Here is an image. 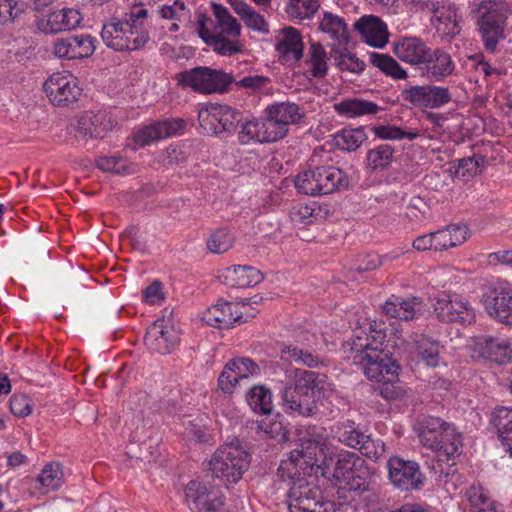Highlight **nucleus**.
<instances>
[{"label":"nucleus","instance_id":"nucleus-26","mask_svg":"<svg viewBox=\"0 0 512 512\" xmlns=\"http://www.w3.org/2000/svg\"><path fill=\"white\" fill-rule=\"evenodd\" d=\"M185 499L189 508L197 512H218L224 505L222 497L196 480L187 484Z\"/></svg>","mask_w":512,"mask_h":512},{"label":"nucleus","instance_id":"nucleus-7","mask_svg":"<svg viewBox=\"0 0 512 512\" xmlns=\"http://www.w3.org/2000/svg\"><path fill=\"white\" fill-rule=\"evenodd\" d=\"M210 469L220 484L237 483L248 470L249 454L238 440L225 443L219 447L210 460Z\"/></svg>","mask_w":512,"mask_h":512},{"label":"nucleus","instance_id":"nucleus-55","mask_svg":"<svg viewBox=\"0 0 512 512\" xmlns=\"http://www.w3.org/2000/svg\"><path fill=\"white\" fill-rule=\"evenodd\" d=\"M262 415V419L257 421L258 429L271 438L285 439L286 429L280 420V416L278 414L273 415L271 412Z\"/></svg>","mask_w":512,"mask_h":512},{"label":"nucleus","instance_id":"nucleus-9","mask_svg":"<svg viewBox=\"0 0 512 512\" xmlns=\"http://www.w3.org/2000/svg\"><path fill=\"white\" fill-rule=\"evenodd\" d=\"M294 183L299 193L320 196L333 193L335 190L347 186L348 181L340 169L332 166H321L299 173Z\"/></svg>","mask_w":512,"mask_h":512},{"label":"nucleus","instance_id":"nucleus-13","mask_svg":"<svg viewBox=\"0 0 512 512\" xmlns=\"http://www.w3.org/2000/svg\"><path fill=\"white\" fill-rule=\"evenodd\" d=\"M43 91L54 106L68 107L77 102L82 88L76 76L69 71H58L43 83Z\"/></svg>","mask_w":512,"mask_h":512},{"label":"nucleus","instance_id":"nucleus-4","mask_svg":"<svg viewBox=\"0 0 512 512\" xmlns=\"http://www.w3.org/2000/svg\"><path fill=\"white\" fill-rule=\"evenodd\" d=\"M215 22L202 18L198 23V34L213 50L223 56H230L242 49L239 37L241 25L237 19L221 4L212 3Z\"/></svg>","mask_w":512,"mask_h":512},{"label":"nucleus","instance_id":"nucleus-11","mask_svg":"<svg viewBox=\"0 0 512 512\" xmlns=\"http://www.w3.org/2000/svg\"><path fill=\"white\" fill-rule=\"evenodd\" d=\"M433 312L443 323L471 325L476 320L475 310L462 296L455 293L441 292L434 297Z\"/></svg>","mask_w":512,"mask_h":512},{"label":"nucleus","instance_id":"nucleus-28","mask_svg":"<svg viewBox=\"0 0 512 512\" xmlns=\"http://www.w3.org/2000/svg\"><path fill=\"white\" fill-rule=\"evenodd\" d=\"M477 23L506 25L511 13L510 5L502 0H481L469 4Z\"/></svg>","mask_w":512,"mask_h":512},{"label":"nucleus","instance_id":"nucleus-8","mask_svg":"<svg viewBox=\"0 0 512 512\" xmlns=\"http://www.w3.org/2000/svg\"><path fill=\"white\" fill-rule=\"evenodd\" d=\"M311 436L323 443V453H318V458L323 456V460L321 464H316V477L320 474L334 485L344 488V484L354 477V468L361 459L355 453L346 450L328 454L322 433L314 431Z\"/></svg>","mask_w":512,"mask_h":512},{"label":"nucleus","instance_id":"nucleus-59","mask_svg":"<svg viewBox=\"0 0 512 512\" xmlns=\"http://www.w3.org/2000/svg\"><path fill=\"white\" fill-rule=\"evenodd\" d=\"M484 162L485 158L481 155L463 158L459 160L455 174L462 179L473 177L480 172V168L483 166Z\"/></svg>","mask_w":512,"mask_h":512},{"label":"nucleus","instance_id":"nucleus-10","mask_svg":"<svg viewBox=\"0 0 512 512\" xmlns=\"http://www.w3.org/2000/svg\"><path fill=\"white\" fill-rule=\"evenodd\" d=\"M179 85L201 94L222 93L233 82L231 74L209 67H196L176 76Z\"/></svg>","mask_w":512,"mask_h":512},{"label":"nucleus","instance_id":"nucleus-53","mask_svg":"<svg viewBox=\"0 0 512 512\" xmlns=\"http://www.w3.org/2000/svg\"><path fill=\"white\" fill-rule=\"evenodd\" d=\"M318 8V0H289L285 11L289 18L302 21L312 17Z\"/></svg>","mask_w":512,"mask_h":512},{"label":"nucleus","instance_id":"nucleus-14","mask_svg":"<svg viewBox=\"0 0 512 512\" xmlns=\"http://www.w3.org/2000/svg\"><path fill=\"white\" fill-rule=\"evenodd\" d=\"M326 340L315 331H302L298 334L296 344L286 345L280 351V358L286 362H296L308 367H317L320 363L315 352L321 349Z\"/></svg>","mask_w":512,"mask_h":512},{"label":"nucleus","instance_id":"nucleus-44","mask_svg":"<svg viewBox=\"0 0 512 512\" xmlns=\"http://www.w3.org/2000/svg\"><path fill=\"white\" fill-rule=\"evenodd\" d=\"M465 496L473 512H503L502 506L493 501L484 487L478 483L470 485Z\"/></svg>","mask_w":512,"mask_h":512},{"label":"nucleus","instance_id":"nucleus-51","mask_svg":"<svg viewBox=\"0 0 512 512\" xmlns=\"http://www.w3.org/2000/svg\"><path fill=\"white\" fill-rule=\"evenodd\" d=\"M331 53L336 65L343 71L360 73L365 68L364 62L346 47L333 48Z\"/></svg>","mask_w":512,"mask_h":512},{"label":"nucleus","instance_id":"nucleus-17","mask_svg":"<svg viewBox=\"0 0 512 512\" xmlns=\"http://www.w3.org/2000/svg\"><path fill=\"white\" fill-rule=\"evenodd\" d=\"M304 116L302 109L293 102H276L266 108V122L275 141L284 138L290 125L297 124Z\"/></svg>","mask_w":512,"mask_h":512},{"label":"nucleus","instance_id":"nucleus-31","mask_svg":"<svg viewBox=\"0 0 512 512\" xmlns=\"http://www.w3.org/2000/svg\"><path fill=\"white\" fill-rule=\"evenodd\" d=\"M112 124L107 111H86L78 117L76 129L84 138H102L112 128Z\"/></svg>","mask_w":512,"mask_h":512},{"label":"nucleus","instance_id":"nucleus-25","mask_svg":"<svg viewBox=\"0 0 512 512\" xmlns=\"http://www.w3.org/2000/svg\"><path fill=\"white\" fill-rule=\"evenodd\" d=\"M486 312L495 320L512 325V289L507 284H499L484 297Z\"/></svg>","mask_w":512,"mask_h":512},{"label":"nucleus","instance_id":"nucleus-12","mask_svg":"<svg viewBox=\"0 0 512 512\" xmlns=\"http://www.w3.org/2000/svg\"><path fill=\"white\" fill-rule=\"evenodd\" d=\"M288 507L290 512H335V504L323 500L320 489L313 479L308 482H295L289 488Z\"/></svg>","mask_w":512,"mask_h":512},{"label":"nucleus","instance_id":"nucleus-56","mask_svg":"<svg viewBox=\"0 0 512 512\" xmlns=\"http://www.w3.org/2000/svg\"><path fill=\"white\" fill-rule=\"evenodd\" d=\"M96 166L102 171L116 174H129L133 172L130 164L125 159L116 155L97 158Z\"/></svg>","mask_w":512,"mask_h":512},{"label":"nucleus","instance_id":"nucleus-19","mask_svg":"<svg viewBox=\"0 0 512 512\" xmlns=\"http://www.w3.org/2000/svg\"><path fill=\"white\" fill-rule=\"evenodd\" d=\"M186 123L181 118L165 119L163 121L153 122L149 125L138 128L133 135L135 146L144 147L152 143L168 138L177 136L183 133Z\"/></svg>","mask_w":512,"mask_h":512},{"label":"nucleus","instance_id":"nucleus-3","mask_svg":"<svg viewBox=\"0 0 512 512\" xmlns=\"http://www.w3.org/2000/svg\"><path fill=\"white\" fill-rule=\"evenodd\" d=\"M148 10L136 6L122 18H112L103 24L101 37L104 44L115 51H135L149 40L145 28Z\"/></svg>","mask_w":512,"mask_h":512},{"label":"nucleus","instance_id":"nucleus-39","mask_svg":"<svg viewBox=\"0 0 512 512\" xmlns=\"http://www.w3.org/2000/svg\"><path fill=\"white\" fill-rule=\"evenodd\" d=\"M491 423L497 430L505 451L512 458V408L496 407L491 414Z\"/></svg>","mask_w":512,"mask_h":512},{"label":"nucleus","instance_id":"nucleus-38","mask_svg":"<svg viewBox=\"0 0 512 512\" xmlns=\"http://www.w3.org/2000/svg\"><path fill=\"white\" fill-rule=\"evenodd\" d=\"M334 110L340 116L357 118L377 114L381 108L373 101L352 97L335 103Z\"/></svg>","mask_w":512,"mask_h":512},{"label":"nucleus","instance_id":"nucleus-1","mask_svg":"<svg viewBox=\"0 0 512 512\" xmlns=\"http://www.w3.org/2000/svg\"><path fill=\"white\" fill-rule=\"evenodd\" d=\"M370 333L365 330L356 332L349 344L348 356L355 365L363 370L365 376L375 382H383L381 395L386 399L398 398L401 389L394 385H388L397 378L400 366L391 358L388 343L384 345L386 334L368 324Z\"/></svg>","mask_w":512,"mask_h":512},{"label":"nucleus","instance_id":"nucleus-42","mask_svg":"<svg viewBox=\"0 0 512 512\" xmlns=\"http://www.w3.org/2000/svg\"><path fill=\"white\" fill-rule=\"evenodd\" d=\"M227 2L249 29L263 34L269 32L268 22L245 0H227Z\"/></svg>","mask_w":512,"mask_h":512},{"label":"nucleus","instance_id":"nucleus-64","mask_svg":"<svg viewBox=\"0 0 512 512\" xmlns=\"http://www.w3.org/2000/svg\"><path fill=\"white\" fill-rule=\"evenodd\" d=\"M142 299L148 305H160L164 301L161 282L154 281L147 286L143 291Z\"/></svg>","mask_w":512,"mask_h":512},{"label":"nucleus","instance_id":"nucleus-62","mask_svg":"<svg viewBox=\"0 0 512 512\" xmlns=\"http://www.w3.org/2000/svg\"><path fill=\"white\" fill-rule=\"evenodd\" d=\"M23 12V5L17 0H0V24L14 21Z\"/></svg>","mask_w":512,"mask_h":512},{"label":"nucleus","instance_id":"nucleus-18","mask_svg":"<svg viewBox=\"0 0 512 512\" xmlns=\"http://www.w3.org/2000/svg\"><path fill=\"white\" fill-rule=\"evenodd\" d=\"M179 330L170 318H159L147 329L144 343L146 347L162 355L171 353L179 342Z\"/></svg>","mask_w":512,"mask_h":512},{"label":"nucleus","instance_id":"nucleus-41","mask_svg":"<svg viewBox=\"0 0 512 512\" xmlns=\"http://www.w3.org/2000/svg\"><path fill=\"white\" fill-rule=\"evenodd\" d=\"M241 144L275 142V138L268 129L266 119H252L244 122L238 133Z\"/></svg>","mask_w":512,"mask_h":512},{"label":"nucleus","instance_id":"nucleus-47","mask_svg":"<svg viewBox=\"0 0 512 512\" xmlns=\"http://www.w3.org/2000/svg\"><path fill=\"white\" fill-rule=\"evenodd\" d=\"M158 16L162 20L187 23L190 19V10L180 0H168L157 6Z\"/></svg>","mask_w":512,"mask_h":512},{"label":"nucleus","instance_id":"nucleus-6","mask_svg":"<svg viewBox=\"0 0 512 512\" xmlns=\"http://www.w3.org/2000/svg\"><path fill=\"white\" fill-rule=\"evenodd\" d=\"M318 453H323V443L314 439H301L299 446L287 454L278 468V476L289 488L295 482H308L316 477Z\"/></svg>","mask_w":512,"mask_h":512},{"label":"nucleus","instance_id":"nucleus-2","mask_svg":"<svg viewBox=\"0 0 512 512\" xmlns=\"http://www.w3.org/2000/svg\"><path fill=\"white\" fill-rule=\"evenodd\" d=\"M287 383L282 392L284 409L293 415L312 416L317 411L321 395L333 397L335 391L325 375L302 369L286 372Z\"/></svg>","mask_w":512,"mask_h":512},{"label":"nucleus","instance_id":"nucleus-36","mask_svg":"<svg viewBox=\"0 0 512 512\" xmlns=\"http://www.w3.org/2000/svg\"><path fill=\"white\" fill-rule=\"evenodd\" d=\"M223 283L229 287L247 288L259 284L263 280L261 271L252 266H232L226 268L221 276Z\"/></svg>","mask_w":512,"mask_h":512},{"label":"nucleus","instance_id":"nucleus-16","mask_svg":"<svg viewBox=\"0 0 512 512\" xmlns=\"http://www.w3.org/2000/svg\"><path fill=\"white\" fill-rule=\"evenodd\" d=\"M201 127L210 134L231 133L240 121V113L228 105L210 103L198 114Z\"/></svg>","mask_w":512,"mask_h":512},{"label":"nucleus","instance_id":"nucleus-33","mask_svg":"<svg viewBox=\"0 0 512 512\" xmlns=\"http://www.w3.org/2000/svg\"><path fill=\"white\" fill-rule=\"evenodd\" d=\"M422 64L427 78L436 82L451 76L455 71V63L451 55L442 49L430 48L429 56Z\"/></svg>","mask_w":512,"mask_h":512},{"label":"nucleus","instance_id":"nucleus-37","mask_svg":"<svg viewBox=\"0 0 512 512\" xmlns=\"http://www.w3.org/2000/svg\"><path fill=\"white\" fill-rule=\"evenodd\" d=\"M443 346L426 335H417L412 346V353L428 367H437L441 363Z\"/></svg>","mask_w":512,"mask_h":512},{"label":"nucleus","instance_id":"nucleus-43","mask_svg":"<svg viewBox=\"0 0 512 512\" xmlns=\"http://www.w3.org/2000/svg\"><path fill=\"white\" fill-rule=\"evenodd\" d=\"M320 30L335 41L339 46L346 45L349 41V31L345 21L339 16L324 12L319 22Z\"/></svg>","mask_w":512,"mask_h":512},{"label":"nucleus","instance_id":"nucleus-15","mask_svg":"<svg viewBox=\"0 0 512 512\" xmlns=\"http://www.w3.org/2000/svg\"><path fill=\"white\" fill-rule=\"evenodd\" d=\"M387 470L390 483L400 491L419 490L425 484V476L415 461L393 456L387 461Z\"/></svg>","mask_w":512,"mask_h":512},{"label":"nucleus","instance_id":"nucleus-29","mask_svg":"<svg viewBox=\"0 0 512 512\" xmlns=\"http://www.w3.org/2000/svg\"><path fill=\"white\" fill-rule=\"evenodd\" d=\"M363 41L371 47L383 48L389 41L388 27L379 17L364 15L354 24Z\"/></svg>","mask_w":512,"mask_h":512},{"label":"nucleus","instance_id":"nucleus-61","mask_svg":"<svg viewBox=\"0 0 512 512\" xmlns=\"http://www.w3.org/2000/svg\"><path fill=\"white\" fill-rule=\"evenodd\" d=\"M357 449L365 457L376 461L384 454L385 444L381 440H374L364 435V439Z\"/></svg>","mask_w":512,"mask_h":512},{"label":"nucleus","instance_id":"nucleus-27","mask_svg":"<svg viewBox=\"0 0 512 512\" xmlns=\"http://www.w3.org/2000/svg\"><path fill=\"white\" fill-rule=\"evenodd\" d=\"M275 49L284 64L291 66L297 63L304 49L300 32L294 27H285L277 31Z\"/></svg>","mask_w":512,"mask_h":512},{"label":"nucleus","instance_id":"nucleus-49","mask_svg":"<svg viewBox=\"0 0 512 512\" xmlns=\"http://www.w3.org/2000/svg\"><path fill=\"white\" fill-rule=\"evenodd\" d=\"M250 408L259 414H268L272 411V393L264 386H254L246 396Z\"/></svg>","mask_w":512,"mask_h":512},{"label":"nucleus","instance_id":"nucleus-30","mask_svg":"<svg viewBox=\"0 0 512 512\" xmlns=\"http://www.w3.org/2000/svg\"><path fill=\"white\" fill-rule=\"evenodd\" d=\"M392 46L397 58L411 65H422L429 56L430 47L420 37H401L395 40Z\"/></svg>","mask_w":512,"mask_h":512},{"label":"nucleus","instance_id":"nucleus-24","mask_svg":"<svg viewBox=\"0 0 512 512\" xmlns=\"http://www.w3.org/2000/svg\"><path fill=\"white\" fill-rule=\"evenodd\" d=\"M259 366L249 358L229 361L218 378V387L225 394H232L237 384L259 374Z\"/></svg>","mask_w":512,"mask_h":512},{"label":"nucleus","instance_id":"nucleus-50","mask_svg":"<svg viewBox=\"0 0 512 512\" xmlns=\"http://www.w3.org/2000/svg\"><path fill=\"white\" fill-rule=\"evenodd\" d=\"M370 60L375 67L394 79H406L408 76L407 71L387 54L371 53Z\"/></svg>","mask_w":512,"mask_h":512},{"label":"nucleus","instance_id":"nucleus-32","mask_svg":"<svg viewBox=\"0 0 512 512\" xmlns=\"http://www.w3.org/2000/svg\"><path fill=\"white\" fill-rule=\"evenodd\" d=\"M432 23L442 39L450 40L460 32L457 8L453 4H431Z\"/></svg>","mask_w":512,"mask_h":512},{"label":"nucleus","instance_id":"nucleus-23","mask_svg":"<svg viewBox=\"0 0 512 512\" xmlns=\"http://www.w3.org/2000/svg\"><path fill=\"white\" fill-rule=\"evenodd\" d=\"M473 358L487 359L498 364L512 361V343L504 338L477 337L470 344Z\"/></svg>","mask_w":512,"mask_h":512},{"label":"nucleus","instance_id":"nucleus-40","mask_svg":"<svg viewBox=\"0 0 512 512\" xmlns=\"http://www.w3.org/2000/svg\"><path fill=\"white\" fill-rule=\"evenodd\" d=\"M433 235L434 251H442L463 244L469 237V231L464 224H454L433 232Z\"/></svg>","mask_w":512,"mask_h":512},{"label":"nucleus","instance_id":"nucleus-22","mask_svg":"<svg viewBox=\"0 0 512 512\" xmlns=\"http://www.w3.org/2000/svg\"><path fill=\"white\" fill-rule=\"evenodd\" d=\"M82 20V14L78 9L63 8L37 18L35 27L43 34L53 35L78 28Z\"/></svg>","mask_w":512,"mask_h":512},{"label":"nucleus","instance_id":"nucleus-52","mask_svg":"<svg viewBox=\"0 0 512 512\" xmlns=\"http://www.w3.org/2000/svg\"><path fill=\"white\" fill-rule=\"evenodd\" d=\"M426 130L422 132L419 130H405L401 127L394 125H380L374 128V134L376 137L382 140H403L407 139L409 141H413L424 135Z\"/></svg>","mask_w":512,"mask_h":512},{"label":"nucleus","instance_id":"nucleus-5","mask_svg":"<svg viewBox=\"0 0 512 512\" xmlns=\"http://www.w3.org/2000/svg\"><path fill=\"white\" fill-rule=\"evenodd\" d=\"M421 444L434 451L438 461H452L462 452V434L456 427L438 417H427L419 426Z\"/></svg>","mask_w":512,"mask_h":512},{"label":"nucleus","instance_id":"nucleus-35","mask_svg":"<svg viewBox=\"0 0 512 512\" xmlns=\"http://www.w3.org/2000/svg\"><path fill=\"white\" fill-rule=\"evenodd\" d=\"M423 303L417 297L388 299L383 305V312L392 318L409 321L416 319L423 310Z\"/></svg>","mask_w":512,"mask_h":512},{"label":"nucleus","instance_id":"nucleus-54","mask_svg":"<svg viewBox=\"0 0 512 512\" xmlns=\"http://www.w3.org/2000/svg\"><path fill=\"white\" fill-rule=\"evenodd\" d=\"M307 66L313 77H323L327 73V56L323 46L319 43L311 44Z\"/></svg>","mask_w":512,"mask_h":512},{"label":"nucleus","instance_id":"nucleus-20","mask_svg":"<svg viewBox=\"0 0 512 512\" xmlns=\"http://www.w3.org/2000/svg\"><path fill=\"white\" fill-rule=\"evenodd\" d=\"M96 39L89 34H79L57 38L52 44V54L65 60H78L90 57L95 49Z\"/></svg>","mask_w":512,"mask_h":512},{"label":"nucleus","instance_id":"nucleus-58","mask_svg":"<svg viewBox=\"0 0 512 512\" xmlns=\"http://www.w3.org/2000/svg\"><path fill=\"white\" fill-rule=\"evenodd\" d=\"M234 238L225 229L216 230L207 240V248L210 252L219 254L228 251L233 246Z\"/></svg>","mask_w":512,"mask_h":512},{"label":"nucleus","instance_id":"nucleus-34","mask_svg":"<svg viewBox=\"0 0 512 512\" xmlns=\"http://www.w3.org/2000/svg\"><path fill=\"white\" fill-rule=\"evenodd\" d=\"M242 312L238 304L218 301L215 305L209 307L203 315V320L211 326L219 328H230L239 322Z\"/></svg>","mask_w":512,"mask_h":512},{"label":"nucleus","instance_id":"nucleus-63","mask_svg":"<svg viewBox=\"0 0 512 512\" xmlns=\"http://www.w3.org/2000/svg\"><path fill=\"white\" fill-rule=\"evenodd\" d=\"M10 410L18 417H26L32 412L31 399L26 395H13L10 399Z\"/></svg>","mask_w":512,"mask_h":512},{"label":"nucleus","instance_id":"nucleus-21","mask_svg":"<svg viewBox=\"0 0 512 512\" xmlns=\"http://www.w3.org/2000/svg\"><path fill=\"white\" fill-rule=\"evenodd\" d=\"M403 99L421 109H436L448 104L452 97L449 89L435 85L412 86L402 92Z\"/></svg>","mask_w":512,"mask_h":512},{"label":"nucleus","instance_id":"nucleus-57","mask_svg":"<svg viewBox=\"0 0 512 512\" xmlns=\"http://www.w3.org/2000/svg\"><path fill=\"white\" fill-rule=\"evenodd\" d=\"M479 32L482 35V39L486 49L494 51L499 40L504 36L505 25L477 23Z\"/></svg>","mask_w":512,"mask_h":512},{"label":"nucleus","instance_id":"nucleus-60","mask_svg":"<svg viewBox=\"0 0 512 512\" xmlns=\"http://www.w3.org/2000/svg\"><path fill=\"white\" fill-rule=\"evenodd\" d=\"M364 435L354 423L343 424L337 431L339 441L354 449L359 447Z\"/></svg>","mask_w":512,"mask_h":512},{"label":"nucleus","instance_id":"nucleus-48","mask_svg":"<svg viewBox=\"0 0 512 512\" xmlns=\"http://www.w3.org/2000/svg\"><path fill=\"white\" fill-rule=\"evenodd\" d=\"M367 139L363 128L343 129L334 136V144L344 151H355Z\"/></svg>","mask_w":512,"mask_h":512},{"label":"nucleus","instance_id":"nucleus-45","mask_svg":"<svg viewBox=\"0 0 512 512\" xmlns=\"http://www.w3.org/2000/svg\"><path fill=\"white\" fill-rule=\"evenodd\" d=\"M44 492L59 489L64 483V473L58 462H49L41 470L36 479Z\"/></svg>","mask_w":512,"mask_h":512},{"label":"nucleus","instance_id":"nucleus-46","mask_svg":"<svg viewBox=\"0 0 512 512\" xmlns=\"http://www.w3.org/2000/svg\"><path fill=\"white\" fill-rule=\"evenodd\" d=\"M393 158V147L388 144H381L367 151L366 165L371 171H383L391 165Z\"/></svg>","mask_w":512,"mask_h":512}]
</instances>
